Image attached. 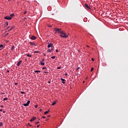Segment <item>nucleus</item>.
Returning a JSON list of instances; mask_svg holds the SVG:
<instances>
[{
	"label": "nucleus",
	"mask_w": 128,
	"mask_h": 128,
	"mask_svg": "<svg viewBox=\"0 0 128 128\" xmlns=\"http://www.w3.org/2000/svg\"><path fill=\"white\" fill-rule=\"evenodd\" d=\"M60 36H61V38H68V35L66 34V32L64 31H62L61 32Z\"/></svg>",
	"instance_id": "obj_1"
},
{
	"label": "nucleus",
	"mask_w": 128,
	"mask_h": 128,
	"mask_svg": "<svg viewBox=\"0 0 128 128\" xmlns=\"http://www.w3.org/2000/svg\"><path fill=\"white\" fill-rule=\"evenodd\" d=\"M55 34H61L62 31V29L58 28H54Z\"/></svg>",
	"instance_id": "obj_2"
},
{
	"label": "nucleus",
	"mask_w": 128,
	"mask_h": 128,
	"mask_svg": "<svg viewBox=\"0 0 128 128\" xmlns=\"http://www.w3.org/2000/svg\"><path fill=\"white\" fill-rule=\"evenodd\" d=\"M48 48H54V44H52V43L48 42Z\"/></svg>",
	"instance_id": "obj_3"
},
{
	"label": "nucleus",
	"mask_w": 128,
	"mask_h": 128,
	"mask_svg": "<svg viewBox=\"0 0 128 128\" xmlns=\"http://www.w3.org/2000/svg\"><path fill=\"white\" fill-rule=\"evenodd\" d=\"M30 103V100H28L26 104H24L22 105L24 106H28Z\"/></svg>",
	"instance_id": "obj_4"
},
{
	"label": "nucleus",
	"mask_w": 128,
	"mask_h": 128,
	"mask_svg": "<svg viewBox=\"0 0 128 128\" xmlns=\"http://www.w3.org/2000/svg\"><path fill=\"white\" fill-rule=\"evenodd\" d=\"M5 20H12V18L10 16H6L4 17Z\"/></svg>",
	"instance_id": "obj_5"
},
{
	"label": "nucleus",
	"mask_w": 128,
	"mask_h": 128,
	"mask_svg": "<svg viewBox=\"0 0 128 128\" xmlns=\"http://www.w3.org/2000/svg\"><path fill=\"white\" fill-rule=\"evenodd\" d=\"M22 60H20L19 61L18 64H17V66H20V64H22Z\"/></svg>",
	"instance_id": "obj_6"
},
{
	"label": "nucleus",
	"mask_w": 128,
	"mask_h": 128,
	"mask_svg": "<svg viewBox=\"0 0 128 128\" xmlns=\"http://www.w3.org/2000/svg\"><path fill=\"white\" fill-rule=\"evenodd\" d=\"M30 38H31V40H36V37L35 36H32Z\"/></svg>",
	"instance_id": "obj_7"
},
{
	"label": "nucleus",
	"mask_w": 128,
	"mask_h": 128,
	"mask_svg": "<svg viewBox=\"0 0 128 128\" xmlns=\"http://www.w3.org/2000/svg\"><path fill=\"white\" fill-rule=\"evenodd\" d=\"M61 80L62 81V84H66V80L62 78H61Z\"/></svg>",
	"instance_id": "obj_8"
},
{
	"label": "nucleus",
	"mask_w": 128,
	"mask_h": 128,
	"mask_svg": "<svg viewBox=\"0 0 128 128\" xmlns=\"http://www.w3.org/2000/svg\"><path fill=\"white\" fill-rule=\"evenodd\" d=\"M52 48H48V52H52Z\"/></svg>",
	"instance_id": "obj_9"
},
{
	"label": "nucleus",
	"mask_w": 128,
	"mask_h": 128,
	"mask_svg": "<svg viewBox=\"0 0 128 128\" xmlns=\"http://www.w3.org/2000/svg\"><path fill=\"white\" fill-rule=\"evenodd\" d=\"M36 117H34L33 118H32L30 120V122H34V120H36Z\"/></svg>",
	"instance_id": "obj_10"
},
{
	"label": "nucleus",
	"mask_w": 128,
	"mask_h": 128,
	"mask_svg": "<svg viewBox=\"0 0 128 128\" xmlns=\"http://www.w3.org/2000/svg\"><path fill=\"white\" fill-rule=\"evenodd\" d=\"M85 6H86V8H88L89 10H90V6L88 5L87 4H85Z\"/></svg>",
	"instance_id": "obj_11"
},
{
	"label": "nucleus",
	"mask_w": 128,
	"mask_h": 128,
	"mask_svg": "<svg viewBox=\"0 0 128 128\" xmlns=\"http://www.w3.org/2000/svg\"><path fill=\"white\" fill-rule=\"evenodd\" d=\"M14 14H10V16H9L10 18H11V20H12V18L14 17Z\"/></svg>",
	"instance_id": "obj_12"
},
{
	"label": "nucleus",
	"mask_w": 128,
	"mask_h": 128,
	"mask_svg": "<svg viewBox=\"0 0 128 128\" xmlns=\"http://www.w3.org/2000/svg\"><path fill=\"white\" fill-rule=\"evenodd\" d=\"M56 104V101H54L52 104V106H54V104Z\"/></svg>",
	"instance_id": "obj_13"
},
{
	"label": "nucleus",
	"mask_w": 128,
	"mask_h": 128,
	"mask_svg": "<svg viewBox=\"0 0 128 128\" xmlns=\"http://www.w3.org/2000/svg\"><path fill=\"white\" fill-rule=\"evenodd\" d=\"M14 26H12L10 28V29L9 30V31H10V30H14Z\"/></svg>",
	"instance_id": "obj_14"
},
{
	"label": "nucleus",
	"mask_w": 128,
	"mask_h": 128,
	"mask_svg": "<svg viewBox=\"0 0 128 128\" xmlns=\"http://www.w3.org/2000/svg\"><path fill=\"white\" fill-rule=\"evenodd\" d=\"M50 112V110H48V111H46V112H44V114H48Z\"/></svg>",
	"instance_id": "obj_15"
},
{
	"label": "nucleus",
	"mask_w": 128,
	"mask_h": 128,
	"mask_svg": "<svg viewBox=\"0 0 128 128\" xmlns=\"http://www.w3.org/2000/svg\"><path fill=\"white\" fill-rule=\"evenodd\" d=\"M8 26V22H6L4 24V26Z\"/></svg>",
	"instance_id": "obj_16"
},
{
	"label": "nucleus",
	"mask_w": 128,
	"mask_h": 128,
	"mask_svg": "<svg viewBox=\"0 0 128 128\" xmlns=\"http://www.w3.org/2000/svg\"><path fill=\"white\" fill-rule=\"evenodd\" d=\"M40 62H44V58H42V59L40 61Z\"/></svg>",
	"instance_id": "obj_17"
},
{
	"label": "nucleus",
	"mask_w": 128,
	"mask_h": 128,
	"mask_svg": "<svg viewBox=\"0 0 128 128\" xmlns=\"http://www.w3.org/2000/svg\"><path fill=\"white\" fill-rule=\"evenodd\" d=\"M40 64L41 66H44V62H40Z\"/></svg>",
	"instance_id": "obj_18"
},
{
	"label": "nucleus",
	"mask_w": 128,
	"mask_h": 128,
	"mask_svg": "<svg viewBox=\"0 0 128 128\" xmlns=\"http://www.w3.org/2000/svg\"><path fill=\"white\" fill-rule=\"evenodd\" d=\"M0 48H1L3 49L4 48V45H2V44L0 45Z\"/></svg>",
	"instance_id": "obj_19"
},
{
	"label": "nucleus",
	"mask_w": 128,
	"mask_h": 128,
	"mask_svg": "<svg viewBox=\"0 0 128 128\" xmlns=\"http://www.w3.org/2000/svg\"><path fill=\"white\" fill-rule=\"evenodd\" d=\"M27 56H29L30 58H32V55H30V54H28Z\"/></svg>",
	"instance_id": "obj_20"
},
{
	"label": "nucleus",
	"mask_w": 128,
	"mask_h": 128,
	"mask_svg": "<svg viewBox=\"0 0 128 128\" xmlns=\"http://www.w3.org/2000/svg\"><path fill=\"white\" fill-rule=\"evenodd\" d=\"M34 72H40V70H35Z\"/></svg>",
	"instance_id": "obj_21"
},
{
	"label": "nucleus",
	"mask_w": 128,
	"mask_h": 128,
	"mask_svg": "<svg viewBox=\"0 0 128 128\" xmlns=\"http://www.w3.org/2000/svg\"><path fill=\"white\" fill-rule=\"evenodd\" d=\"M20 94H26V92H20Z\"/></svg>",
	"instance_id": "obj_22"
},
{
	"label": "nucleus",
	"mask_w": 128,
	"mask_h": 128,
	"mask_svg": "<svg viewBox=\"0 0 128 128\" xmlns=\"http://www.w3.org/2000/svg\"><path fill=\"white\" fill-rule=\"evenodd\" d=\"M51 58H52V59L56 58V56H52Z\"/></svg>",
	"instance_id": "obj_23"
},
{
	"label": "nucleus",
	"mask_w": 128,
	"mask_h": 128,
	"mask_svg": "<svg viewBox=\"0 0 128 128\" xmlns=\"http://www.w3.org/2000/svg\"><path fill=\"white\" fill-rule=\"evenodd\" d=\"M34 54H38V52H40L38 51H35L34 52Z\"/></svg>",
	"instance_id": "obj_24"
},
{
	"label": "nucleus",
	"mask_w": 128,
	"mask_h": 128,
	"mask_svg": "<svg viewBox=\"0 0 128 128\" xmlns=\"http://www.w3.org/2000/svg\"><path fill=\"white\" fill-rule=\"evenodd\" d=\"M60 68L61 67L60 66L57 67V70H60Z\"/></svg>",
	"instance_id": "obj_25"
},
{
	"label": "nucleus",
	"mask_w": 128,
	"mask_h": 128,
	"mask_svg": "<svg viewBox=\"0 0 128 128\" xmlns=\"http://www.w3.org/2000/svg\"><path fill=\"white\" fill-rule=\"evenodd\" d=\"M4 100H8V98H4Z\"/></svg>",
	"instance_id": "obj_26"
},
{
	"label": "nucleus",
	"mask_w": 128,
	"mask_h": 128,
	"mask_svg": "<svg viewBox=\"0 0 128 128\" xmlns=\"http://www.w3.org/2000/svg\"><path fill=\"white\" fill-rule=\"evenodd\" d=\"M2 126V122H0V126Z\"/></svg>",
	"instance_id": "obj_27"
},
{
	"label": "nucleus",
	"mask_w": 128,
	"mask_h": 128,
	"mask_svg": "<svg viewBox=\"0 0 128 128\" xmlns=\"http://www.w3.org/2000/svg\"><path fill=\"white\" fill-rule=\"evenodd\" d=\"M30 44H32V45L34 44V42H30Z\"/></svg>",
	"instance_id": "obj_28"
},
{
	"label": "nucleus",
	"mask_w": 128,
	"mask_h": 128,
	"mask_svg": "<svg viewBox=\"0 0 128 128\" xmlns=\"http://www.w3.org/2000/svg\"><path fill=\"white\" fill-rule=\"evenodd\" d=\"M56 52H58V49H56Z\"/></svg>",
	"instance_id": "obj_29"
},
{
	"label": "nucleus",
	"mask_w": 128,
	"mask_h": 128,
	"mask_svg": "<svg viewBox=\"0 0 128 128\" xmlns=\"http://www.w3.org/2000/svg\"><path fill=\"white\" fill-rule=\"evenodd\" d=\"M46 67H44V68H42V69H43V70H46Z\"/></svg>",
	"instance_id": "obj_30"
},
{
	"label": "nucleus",
	"mask_w": 128,
	"mask_h": 128,
	"mask_svg": "<svg viewBox=\"0 0 128 128\" xmlns=\"http://www.w3.org/2000/svg\"><path fill=\"white\" fill-rule=\"evenodd\" d=\"M92 70H94V68H91V72H92Z\"/></svg>",
	"instance_id": "obj_31"
},
{
	"label": "nucleus",
	"mask_w": 128,
	"mask_h": 128,
	"mask_svg": "<svg viewBox=\"0 0 128 128\" xmlns=\"http://www.w3.org/2000/svg\"><path fill=\"white\" fill-rule=\"evenodd\" d=\"M42 118H46V116H43L42 117Z\"/></svg>",
	"instance_id": "obj_32"
},
{
	"label": "nucleus",
	"mask_w": 128,
	"mask_h": 128,
	"mask_svg": "<svg viewBox=\"0 0 128 128\" xmlns=\"http://www.w3.org/2000/svg\"><path fill=\"white\" fill-rule=\"evenodd\" d=\"M40 124V122H36V124Z\"/></svg>",
	"instance_id": "obj_33"
},
{
	"label": "nucleus",
	"mask_w": 128,
	"mask_h": 128,
	"mask_svg": "<svg viewBox=\"0 0 128 128\" xmlns=\"http://www.w3.org/2000/svg\"><path fill=\"white\" fill-rule=\"evenodd\" d=\"M92 60H93V61H94V58H92Z\"/></svg>",
	"instance_id": "obj_34"
},
{
	"label": "nucleus",
	"mask_w": 128,
	"mask_h": 128,
	"mask_svg": "<svg viewBox=\"0 0 128 128\" xmlns=\"http://www.w3.org/2000/svg\"><path fill=\"white\" fill-rule=\"evenodd\" d=\"M44 74H48V72H44Z\"/></svg>",
	"instance_id": "obj_35"
},
{
	"label": "nucleus",
	"mask_w": 128,
	"mask_h": 128,
	"mask_svg": "<svg viewBox=\"0 0 128 128\" xmlns=\"http://www.w3.org/2000/svg\"><path fill=\"white\" fill-rule=\"evenodd\" d=\"M14 84H16H16H18V83L15 82V83H14Z\"/></svg>",
	"instance_id": "obj_36"
},
{
	"label": "nucleus",
	"mask_w": 128,
	"mask_h": 128,
	"mask_svg": "<svg viewBox=\"0 0 128 128\" xmlns=\"http://www.w3.org/2000/svg\"><path fill=\"white\" fill-rule=\"evenodd\" d=\"M0 112H2V109H0Z\"/></svg>",
	"instance_id": "obj_37"
},
{
	"label": "nucleus",
	"mask_w": 128,
	"mask_h": 128,
	"mask_svg": "<svg viewBox=\"0 0 128 128\" xmlns=\"http://www.w3.org/2000/svg\"><path fill=\"white\" fill-rule=\"evenodd\" d=\"M26 14V12H24V14Z\"/></svg>",
	"instance_id": "obj_38"
},
{
	"label": "nucleus",
	"mask_w": 128,
	"mask_h": 128,
	"mask_svg": "<svg viewBox=\"0 0 128 128\" xmlns=\"http://www.w3.org/2000/svg\"><path fill=\"white\" fill-rule=\"evenodd\" d=\"M3 114H6V111H4Z\"/></svg>",
	"instance_id": "obj_39"
},
{
	"label": "nucleus",
	"mask_w": 128,
	"mask_h": 128,
	"mask_svg": "<svg viewBox=\"0 0 128 128\" xmlns=\"http://www.w3.org/2000/svg\"><path fill=\"white\" fill-rule=\"evenodd\" d=\"M39 127H40V125H38L37 128H39Z\"/></svg>",
	"instance_id": "obj_40"
},
{
	"label": "nucleus",
	"mask_w": 128,
	"mask_h": 128,
	"mask_svg": "<svg viewBox=\"0 0 128 128\" xmlns=\"http://www.w3.org/2000/svg\"><path fill=\"white\" fill-rule=\"evenodd\" d=\"M13 48H14V46H12V50Z\"/></svg>",
	"instance_id": "obj_41"
},
{
	"label": "nucleus",
	"mask_w": 128,
	"mask_h": 128,
	"mask_svg": "<svg viewBox=\"0 0 128 128\" xmlns=\"http://www.w3.org/2000/svg\"><path fill=\"white\" fill-rule=\"evenodd\" d=\"M78 68H78L76 69V70H78Z\"/></svg>",
	"instance_id": "obj_42"
},
{
	"label": "nucleus",
	"mask_w": 128,
	"mask_h": 128,
	"mask_svg": "<svg viewBox=\"0 0 128 128\" xmlns=\"http://www.w3.org/2000/svg\"><path fill=\"white\" fill-rule=\"evenodd\" d=\"M49 26V28H52V26Z\"/></svg>",
	"instance_id": "obj_43"
},
{
	"label": "nucleus",
	"mask_w": 128,
	"mask_h": 128,
	"mask_svg": "<svg viewBox=\"0 0 128 128\" xmlns=\"http://www.w3.org/2000/svg\"><path fill=\"white\" fill-rule=\"evenodd\" d=\"M2 50L0 47V50Z\"/></svg>",
	"instance_id": "obj_44"
},
{
	"label": "nucleus",
	"mask_w": 128,
	"mask_h": 128,
	"mask_svg": "<svg viewBox=\"0 0 128 128\" xmlns=\"http://www.w3.org/2000/svg\"><path fill=\"white\" fill-rule=\"evenodd\" d=\"M65 76H68V74H65Z\"/></svg>",
	"instance_id": "obj_45"
},
{
	"label": "nucleus",
	"mask_w": 128,
	"mask_h": 128,
	"mask_svg": "<svg viewBox=\"0 0 128 128\" xmlns=\"http://www.w3.org/2000/svg\"><path fill=\"white\" fill-rule=\"evenodd\" d=\"M48 82V84H50V81H49Z\"/></svg>",
	"instance_id": "obj_46"
},
{
	"label": "nucleus",
	"mask_w": 128,
	"mask_h": 128,
	"mask_svg": "<svg viewBox=\"0 0 128 128\" xmlns=\"http://www.w3.org/2000/svg\"><path fill=\"white\" fill-rule=\"evenodd\" d=\"M1 108H4V106H1Z\"/></svg>",
	"instance_id": "obj_47"
},
{
	"label": "nucleus",
	"mask_w": 128,
	"mask_h": 128,
	"mask_svg": "<svg viewBox=\"0 0 128 128\" xmlns=\"http://www.w3.org/2000/svg\"><path fill=\"white\" fill-rule=\"evenodd\" d=\"M9 28H10V26H8V27L7 28L8 29Z\"/></svg>",
	"instance_id": "obj_48"
},
{
	"label": "nucleus",
	"mask_w": 128,
	"mask_h": 128,
	"mask_svg": "<svg viewBox=\"0 0 128 128\" xmlns=\"http://www.w3.org/2000/svg\"><path fill=\"white\" fill-rule=\"evenodd\" d=\"M2 94H4V93H2Z\"/></svg>",
	"instance_id": "obj_49"
},
{
	"label": "nucleus",
	"mask_w": 128,
	"mask_h": 128,
	"mask_svg": "<svg viewBox=\"0 0 128 128\" xmlns=\"http://www.w3.org/2000/svg\"><path fill=\"white\" fill-rule=\"evenodd\" d=\"M9 2H10V0H8Z\"/></svg>",
	"instance_id": "obj_50"
},
{
	"label": "nucleus",
	"mask_w": 128,
	"mask_h": 128,
	"mask_svg": "<svg viewBox=\"0 0 128 128\" xmlns=\"http://www.w3.org/2000/svg\"><path fill=\"white\" fill-rule=\"evenodd\" d=\"M44 56H46V54H44Z\"/></svg>",
	"instance_id": "obj_51"
},
{
	"label": "nucleus",
	"mask_w": 128,
	"mask_h": 128,
	"mask_svg": "<svg viewBox=\"0 0 128 128\" xmlns=\"http://www.w3.org/2000/svg\"><path fill=\"white\" fill-rule=\"evenodd\" d=\"M37 107H38V106H36V108H37Z\"/></svg>",
	"instance_id": "obj_52"
},
{
	"label": "nucleus",
	"mask_w": 128,
	"mask_h": 128,
	"mask_svg": "<svg viewBox=\"0 0 128 128\" xmlns=\"http://www.w3.org/2000/svg\"><path fill=\"white\" fill-rule=\"evenodd\" d=\"M83 82L84 83V81Z\"/></svg>",
	"instance_id": "obj_53"
},
{
	"label": "nucleus",
	"mask_w": 128,
	"mask_h": 128,
	"mask_svg": "<svg viewBox=\"0 0 128 128\" xmlns=\"http://www.w3.org/2000/svg\"><path fill=\"white\" fill-rule=\"evenodd\" d=\"M7 72H8L9 71H8V70Z\"/></svg>",
	"instance_id": "obj_54"
},
{
	"label": "nucleus",
	"mask_w": 128,
	"mask_h": 128,
	"mask_svg": "<svg viewBox=\"0 0 128 128\" xmlns=\"http://www.w3.org/2000/svg\"><path fill=\"white\" fill-rule=\"evenodd\" d=\"M87 46L88 48V46Z\"/></svg>",
	"instance_id": "obj_55"
}]
</instances>
